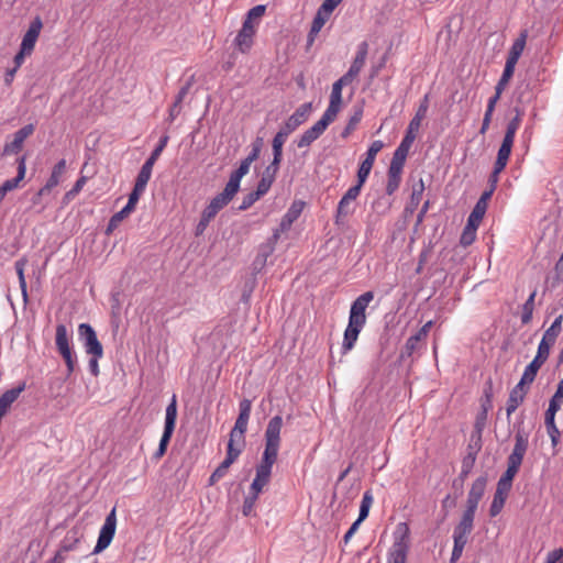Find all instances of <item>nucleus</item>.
<instances>
[{
    "instance_id": "nucleus-1",
    "label": "nucleus",
    "mask_w": 563,
    "mask_h": 563,
    "mask_svg": "<svg viewBox=\"0 0 563 563\" xmlns=\"http://www.w3.org/2000/svg\"><path fill=\"white\" fill-rule=\"evenodd\" d=\"M283 427V418L277 415L271 418L265 430V449L262 461L256 467V475L253 479L250 494L258 497L264 486L269 482L272 468L277 461L280 446V431Z\"/></svg>"
},
{
    "instance_id": "nucleus-2",
    "label": "nucleus",
    "mask_w": 563,
    "mask_h": 563,
    "mask_svg": "<svg viewBox=\"0 0 563 563\" xmlns=\"http://www.w3.org/2000/svg\"><path fill=\"white\" fill-rule=\"evenodd\" d=\"M374 299L373 291H366L358 296L351 305L349 323L344 331L342 350L343 353L351 351L361 333L362 329L366 324V309Z\"/></svg>"
},
{
    "instance_id": "nucleus-3",
    "label": "nucleus",
    "mask_w": 563,
    "mask_h": 563,
    "mask_svg": "<svg viewBox=\"0 0 563 563\" xmlns=\"http://www.w3.org/2000/svg\"><path fill=\"white\" fill-rule=\"evenodd\" d=\"M476 510L467 508L464 510L460 522L455 526L453 531V550L451 553V563H456L467 543L468 534L472 532L474 527V518Z\"/></svg>"
},
{
    "instance_id": "nucleus-4",
    "label": "nucleus",
    "mask_w": 563,
    "mask_h": 563,
    "mask_svg": "<svg viewBox=\"0 0 563 563\" xmlns=\"http://www.w3.org/2000/svg\"><path fill=\"white\" fill-rule=\"evenodd\" d=\"M409 536V526L406 522H399L394 531V543L389 550L387 563H406Z\"/></svg>"
},
{
    "instance_id": "nucleus-5",
    "label": "nucleus",
    "mask_w": 563,
    "mask_h": 563,
    "mask_svg": "<svg viewBox=\"0 0 563 563\" xmlns=\"http://www.w3.org/2000/svg\"><path fill=\"white\" fill-rule=\"evenodd\" d=\"M362 187V185L356 183L343 195L336 207L335 224H342L349 216L354 213L355 201L360 196Z\"/></svg>"
},
{
    "instance_id": "nucleus-6",
    "label": "nucleus",
    "mask_w": 563,
    "mask_h": 563,
    "mask_svg": "<svg viewBox=\"0 0 563 563\" xmlns=\"http://www.w3.org/2000/svg\"><path fill=\"white\" fill-rule=\"evenodd\" d=\"M334 120L335 117L324 111L321 119L302 133V135L297 141V146L299 148L310 146L317 139H319L322 135V133L327 130L329 124L332 123Z\"/></svg>"
},
{
    "instance_id": "nucleus-7",
    "label": "nucleus",
    "mask_w": 563,
    "mask_h": 563,
    "mask_svg": "<svg viewBox=\"0 0 563 563\" xmlns=\"http://www.w3.org/2000/svg\"><path fill=\"white\" fill-rule=\"evenodd\" d=\"M78 338L82 342L88 355L103 356V347L97 338V333L89 323L78 325Z\"/></svg>"
},
{
    "instance_id": "nucleus-8",
    "label": "nucleus",
    "mask_w": 563,
    "mask_h": 563,
    "mask_svg": "<svg viewBox=\"0 0 563 563\" xmlns=\"http://www.w3.org/2000/svg\"><path fill=\"white\" fill-rule=\"evenodd\" d=\"M117 529V518H115V508H113L110 514L106 517V520L100 529L99 537L97 540V544L95 545L93 553H100L106 550L115 533Z\"/></svg>"
},
{
    "instance_id": "nucleus-9",
    "label": "nucleus",
    "mask_w": 563,
    "mask_h": 563,
    "mask_svg": "<svg viewBox=\"0 0 563 563\" xmlns=\"http://www.w3.org/2000/svg\"><path fill=\"white\" fill-rule=\"evenodd\" d=\"M240 412L234 423L233 429L230 432V437L238 439V442L244 443V434L247 430V423L251 415L252 402L249 399L240 401Z\"/></svg>"
},
{
    "instance_id": "nucleus-10",
    "label": "nucleus",
    "mask_w": 563,
    "mask_h": 563,
    "mask_svg": "<svg viewBox=\"0 0 563 563\" xmlns=\"http://www.w3.org/2000/svg\"><path fill=\"white\" fill-rule=\"evenodd\" d=\"M384 147V143L379 140L372 142L369 145L366 157L362 161L358 170H357V184L364 185L375 162L376 155Z\"/></svg>"
},
{
    "instance_id": "nucleus-11",
    "label": "nucleus",
    "mask_w": 563,
    "mask_h": 563,
    "mask_svg": "<svg viewBox=\"0 0 563 563\" xmlns=\"http://www.w3.org/2000/svg\"><path fill=\"white\" fill-rule=\"evenodd\" d=\"M529 446V432L518 427L515 434V445L508 460L522 464L523 457Z\"/></svg>"
},
{
    "instance_id": "nucleus-12",
    "label": "nucleus",
    "mask_w": 563,
    "mask_h": 563,
    "mask_svg": "<svg viewBox=\"0 0 563 563\" xmlns=\"http://www.w3.org/2000/svg\"><path fill=\"white\" fill-rule=\"evenodd\" d=\"M168 140H169L168 135H163L159 139L158 144L155 146V148L151 153L150 157L145 161V163L141 167V169L137 174L139 178L146 180L148 183V180L151 179V176H152L153 166H154L155 162L158 159V157L161 156L164 148L166 147Z\"/></svg>"
},
{
    "instance_id": "nucleus-13",
    "label": "nucleus",
    "mask_w": 563,
    "mask_h": 563,
    "mask_svg": "<svg viewBox=\"0 0 563 563\" xmlns=\"http://www.w3.org/2000/svg\"><path fill=\"white\" fill-rule=\"evenodd\" d=\"M35 130L34 124L30 123L18 130L13 134V140L5 143L3 147V155L18 154L22 147L25 139L33 134Z\"/></svg>"
},
{
    "instance_id": "nucleus-14",
    "label": "nucleus",
    "mask_w": 563,
    "mask_h": 563,
    "mask_svg": "<svg viewBox=\"0 0 563 563\" xmlns=\"http://www.w3.org/2000/svg\"><path fill=\"white\" fill-rule=\"evenodd\" d=\"M255 33V24H250L249 21H243L242 27L234 38V43L241 53H247L251 49Z\"/></svg>"
},
{
    "instance_id": "nucleus-15",
    "label": "nucleus",
    "mask_w": 563,
    "mask_h": 563,
    "mask_svg": "<svg viewBox=\"0 0 563 563\" xmlns=\"http://www.w3.org/2000/svg\"><path fill=\"white\" fill-rule=\"evenodd\" d=\"M311 111V103L301 104L280 128V131L287 135L291 134L299 125H301L308 118Z\"/></svg>"
},
{
    "instance_id": "nucleus-16",
    "label": "nucleus",
    "mask_w": 563,
    "mask_h": 563,
    "mask_svg": "<svg viewBox=\"0 0 563 563\" xmlns=\"http://www.w3.org/2000/svg\"><path fill=\"white\" fill-rule=\"evenodd\" d=\"M303 209V202L301 201H295L287 212L282 218V221L279 223V228L274 232V238L278 239L279 234L282 232H285L290 229L292 223L299 218Z\"/></svg>"
},
{
    "instance_id": "nucleus-17",
    "label": "nucleus",
    "mask_w": 563,
    "mask_h": 563,
    "mask_svg": "<svg viewBox=\"0 0 563 563\" xmlns=\"http://www.w3.org/2000/svg\"><path fill=\"white\" fill-rule=\"evenodd\" d=\"M487 478L479 476L474 481L467 495L466 507L476 510L478 504L484 496Z\"/></svg>"
},
{
    "instance_id": "nucleus-18",
    "label": "nucleus",
    "mask_w": 563,
    "mask_h": 563,
    "mask_svg": "<svg viewBox=\"0 0 563 563\" xmlns=\"http://www.w3.org/2000/svg\"><path fill=\"white\" fill-rule=\"evenodd\" d=\"M42 26H43V24H42V21L40 18H35L31 22L26 33L24 34V36L22 38L21 48H23V52H30V53L33 52Z\"/></svg>"
},
{
    "instance_id": "nucleus-19",
    "label": "nucleus",
    "mask_w": 563,
    "mask_h": 563,
    "mask_svg": "<svg viewBox=\"0 0 563 563\" xmlns=\"http://www.w3.org/2000/svg\"><path fill=\"white\" fill-rule=\"evenodd\" d=\"M528 393V388L520 385V384H517L510 391L509 394V397H508V400H507V406H506V413H507V417L509 418L516 410L517 408L523 402L525 398H526V395Z\"/></svg>"
},
{
    "instance_id": "nucleus-20",
    "label": "nucleus",
    "mask_w": 563,
    "mask_h": 563,
    "mask_svg": "<svg viewBox=\"0 0 563 563\" xmlns=\"http://www.w3.org/2000/svg\"><path fill=\"white\" fill-rule=\"evenodd\" d=\"M65 170H66V161L60 159L53 167L49 178L47 179L45 186H43L38 190L37 195L43 196V195L49 192L54 187H56L59 184L60 177L64 175Z\"/></svg>"
},
{
    "instance_id": "nucleus-21",
    "label": "nucleus",
    "mask_w": 563,
    "mask_h": 563,
    "mask_svg": "<svg viewBox=\"0 0 563 563\" xmlns=\"http://www.w3.org/2000/svg\"><path fill=\"white\" fill-rule=\"evenodd\" d=\"M527 38H528V31L522 30L520 32L519 36L512 43V45L509 49L506 63L511 64L514 66L517 65V63L525 49Z\"/></svg>"
},
{
    "instance_id": "nucleus-22",
    "label": "nucleus",
    "mask_w": 563,
    "mask_h": 563,
    "mask_svg": "<svg viewBox=\"0 0 563 563\" xmlns=\"http://www.w3.org/2000/svg\"><path fill=\"white\" fill-rule=\"evenodd\" d=\"M344 85L343 82L340 81V79H338L333 85H332V90H331V95H330V101H329V106L325 110V112H328L329 114L333 115L336 118L339 111H340V108H341V103H342V89H343Z\"/></svg>"
},
{
    "instance_id": "nucleus-23",
    "label": "nucleus",
    "mask_w": 563,
    "mask_h": 563,
    "mask_svg": "<svg viewBox=\"0 0 563 563\" xmlns=\"http://www.w3.org/2000/svg\"><path fill=\"white\" fill-rule=\"evenodd\" d=\"M25 385L7 390L0 397V419L7 413L11 405L18 399L20 394L24 390Z\"/></svg>"
},
{
    "instance_id": "nucleus-24",
    "label": "nucleus",
    "mask_w": 563,
    "mask_h": 563,
    "mask_svg": "<svg viewBox=\"0 0 563 563\" xmlns=\"http://www.w3.org/2000/svg\"><path fill=\"white\" fill-rule=\"evenodd\" d=\"M514 141H515V139L504 136L503 142H501L500 147L497 153L496 162H495V165H497V170L499 168L506 167L509 156L511 154Z\"/></svg>"
},
{
    "instance_id": "nucleus-25",
    "label": "nucleus",
    "mask_w": 563,
    "mask_h": 563,
    "mask_svg": "<svg viewBox=\"0 0 563 563\" xmlns=\"http://www.w3.org/2000/svg\"><path fill=\"white\" fill-rule=\"evenodd\" d=\"M236 194L238 190L227 184L224 189L211 199L210 203L220 211L231 202Z\"/></svg>"
},
{
    "instance_id": "nucleus-26",
    "label": "nucleus",
    "mask_w": 563,
    "mask_h": 563,
    "mask_svg": "<svg viewBox=\"0 0 563 563\" xmlns=\"http://www.w3.org/2000/svg\"><path fill=\"white\" fill-rule=\"evenodd\" d=\"M18 175L14 178L7 179L2 185L1 188L7 194L13 189H15L20 181L23 180L25 177L26 166H25V156H21L18 161Z\"/></svg>"
},
{
    "instance_id": "nucleus-27",
    "label": "nucleus",
    "mask_w": 563,
    "mask_h": 563,
    "mask_svg": "<svg viewBox=\"0 0 563 563\" xmlns=\"http://www.w3.org/2000/svg\"><path fill=\"white\" fill-rule=\"evenodd\" d=\"M367 53H368V44L366 42H362L357 46L355 57H354L349 70L358 75L360 71L362 70L363 66L365 65Z\"/></svg>"
},
{
    "instance_id": "nucleus-28",
    "label": "nucleus",
    "mask_w": 563,
    "mask_h": 563,
    "mask_svg": "<svg viewBox=\"0 0 563 563\" xmlns=\"http://www.w3.org/2000/svg\"><path fill=\"white\" fill-rule=\"evenodd\" d=\"M146 185H147L146 180H143V179L136 177L133 190L129 196L128 203L124 206L126 211L132 212L135 209V206H136L141 195L144 192V190L146 188Z\"/></svg>"
},
{
    "instance_id": "nucleus-29",
    "label": "nucleus",
    "mask_w": 563,
    "mask_h": 563,
    "mask_svg": "<svg viewBox=\"0 0 563 563\" xmlns=\"http://www.w3.org/2000/svg\"><path fill=\"white\" fill-rule=\"evenodd\" d=\"M55 344L58 352L70 350V335L63 323L56 325Z\"/></svg>"
},
{
    "instance_id": "nucleus-30",
    "label": "nucleus",
    "mask_w": 563,
    "mask_h": 563,
    "mask_svg": "<svg viewBox=\"0 0 563 563\" xmlns=\"http://www.w3.org/2000/svg\"><path fill=\"white\" fill-rule=\"evenodd\" d=\"M409 150V146L400 143L393 154L389 168L402 172Z\"/></svg>"
},
{
    "instance_id": "nucleus-31",
    "label": "nucleus",
    "mask_w": 563,
    "mask_h": 563,
    "mask_svg": "<svg viewBox=\"0 0 563 563\" xmlns=\"http://www.w3.org/2000/svg\"><path fill=\"white\" fill-rule=\"evenodd\" d=\"M177 419V398L173 395L166 407L164 430L174 432Z\"/></svg>"
},
{
    "instance_id": "nucleus-32",
    "label": "nucleus",
    "mask_w": 563,
    "mask_h": 563,
    "mask_svg": "<svg viewBox=\"0 0 563 563\" xmlns=\"http://www.w3.org/2000/svg\"><path fill=\"white\" fill-rule=\"evenodd\" d=\"M543 366L542 363H538V361L532 360L525 368L523 374L518 384L526 387V385H530L534 382L539 369Z\"/></svg>"
},
{
    "instance_id": "nucleus-33",
    "label": "nucleus",
    "mask_w": 563,
    "mask_h": 563,
    "mask_svg": "<svg viewBox=\"0 0 563 563\" xmlns=\"http://www.w3.org/2000/svg\"><path fill=\"white\" fill-rule=\"evenodd\" d=\"M251 167V163L249 161L243 159L240 166L230 175L228 185H231L234 189L239 191L241 179L249 173Z\"/></svg>"
},
{
    "instance_id": "nucleus-34",
    "label": "nucleus",
    "mask_w": 563,
    "mask_h": 563,
    "mask_svg": "<svg viewBox=\"0 0 563 563\" xmlns=\"http://www.w3.org/2000/svg\"><path fill=\"white\" fill-rule=\"evenodd\" d=\"M27 261L25 258H20L14 263V268L19 278V286L21 289V294L23 297L24 302H27V286L26 280L24 276V269Z\"/></svg>"
},
{
    "instance_id": "nucleus-35",
    "label": "nucleus",
    "mask_w": 563,
    "mask_h": 563,
    "mask_svg": "<svg viewBox=\"0 0 563 563\" xmlns=\"http://www.w3.org/2000/svg\"><path fill=\"white\" fill-rule=\"evenodd\" d=\"M329 13L321 9H318L316 16L313 18L311 29L309 32V41L312 42L314 36L321 31L325 22L329 20Z\"/></svg>"
},
{
    "instance_id": "nucleus-36",
    "label": "nucleus",
    "mask_w": 563,
    "mask_h": 563,
    "mask_svg": "<svg viewBox=\"0 0 563 563\" xmlns=\"http://www.w3.org/2000/svg\"><path fill=\"white\" fill-rule=\"evenodd\" d=\"M563 316L559 314L552 324L544 331L542 339L555 344V341L562 330Z\"/></svg>"
},
{
    "instance_id": "nucleus-37",
    "label": "nucleus",
    "mask_w": 563,
    "mask_h": 563,
    "mask_svg": "<svg viewBox=\"0 0 563 563\" xmlns=\"http://www.w3.org/2000/svg\"><path fill=\"white\" fill-rule=\"evenodd\" d=\"M433 322L432 321H428L427 323H424L420 329L419 331L411 335L407 342H406V349L408 351H413L416 349V344L420 341V340H423L427 338L431 327H432Z\"/></svg>"
},
{
    "instance_id": "nucleus-38",
    "label": "nucleus",
    "mask_w": 563,
    "mask_h": 563,
    "mask_svg": "<svg viewBox=\"0 0 563 563\" xmlns=\"http://www.w3.org/2000/svg\"><path fill=\"white\" fill-rule=\"evenodd\" d=\"M537 296V290H533L526 302L522 305V313H521V323L528 324L531 322L534 310V298Z\"/></svg>"
},
{
    "instance_id": "nucleus-39",
    "label": "nucleus",
    "mask_w": 563,
    "mask_h": 563,
    "mask_svg": "<svg viewBox=\"0 0 563 563\" xmlns=\"http://www.w3.org/2000/svg\"><path fill=\"white\" fill-rule=\"evenodd\" d=\"M487 207L482 202L477 201L468 216L467 222H470V227H479L486 211Z\"/></svg>"
},
{
    "instance_id": "nucleus-40",
    "label": "nucleus",
    "mask_w": 563,
    "mask_h": 563,
    "mask_svg": "<svg viewBox=\"0 0 563 563\" xmlns=\"http://www.w3.org/2000/svg\"><path fill=\"white\" fill-rule=\"evenodd\" d=\"M401 170L390 169L387 172V185L386 192L387 195H393L399 187L401 181Z\"/></svg>"
},
{
    "instance_id": "nucleus-41",
    "label": "nucleus",
    "mask_w": 563,
    "mask_h": 563,
    "mask_svg": "<svg viewBox=\"0 0 563 563\" xmlns=\"http://www.w3.org/2000/svg\"><path fill=\"white\" fill-rule=\"evenodd\" d=\"M288 135L283 131H278L273 139L272 147H273V158L283 159V146L287 140Z\"/></svg>"
},
{
    "instance_id": "nucleus-42",
    "label": "nucleus",
    "mask_w": 563,
    "mask_h": 563,
    "mask_svg": "<svg viewBox=\"0 0 563 563\" xmlns=\"http://www.w3.org/2000/svg\"><path fill=\"white\" fill-rule=\"evenodd\" d=\"M420 126H421V123L411 119V121L408 124L406 134L400 143L411 147L412 143L415 142V140L417 137V133L419 132Z\"/></svg>"
},
{
    "instance_id": "nucleus-43",
    "label": "nucleus",
    "mask_w": 563,
    "mask_h": 563,
    "mask_svg": "<svg viewBox=\"0 0 563 563\" xmlns=\"http://www.w3.org/2000/svg\"><path fill=\"white\" fill-rule=\"evenodd\" d=\"M362 117H363V108L355 107L353 114L350 117L349 122L342 132L343 137H346L352 131L355 130L357 124L361 122Z\"/></svg>"
},
{
    "instance_id": "nucleus-44",
    "label": "nucleus",
    "mask_w": 563,
    "mask_h": 563,
    "mask_svg": "<svg viewBox=\"0 0 563 563\" xmlns=\"http://www.w3.org/2000/svg\"><path fill=\"white\" fill-rule=\"evenodd\" d=\"M66 364V378H68L76 369L77 366V356L73 349L58 352Z\"/></svg>"
},
{
    "instance_id": "nucleus-45",
    "label": "nucleus",
    "mask_w": 563,
    "mask_h": 563,
    "mask_svg": "<svg viewBox=\"0 0 563 563\" xmlns=\"http://www.w3.org/2000/svg\"><path fill=\"white\" fill-rule=\"evenodd\" d=\"M515 67L516 66H514L511 64H508V63L505 64L503 75L499 78L497 85L495 86V90H498L499 93H503V91L505 90L509 80L511 79L514 71H515Z\"/></svg>"
},
{
    "instance_id": "nucleus-46",
    "label": "nucleus",
    "mask_w": 563,
    "mask_h": 563,
    "mask_svg": "<svg viewBox=\"0 0 563 563\" xmlns=\"http://www.w3.org/2000/svg\"><path fill=\"white\" fill-rule=\"evenodd\" d=\"M130 213L131 212L126 211L124 207L120 211L115 212L108 222L106 233L111 234Z\"/></svg>"
},
{
    "instance_id": "nucleus-47",
    "label": "nucleus",
    "mask_w": 563,
    "mask_h": 563,
    "mask_svg": "<svg viewBox=\"0 0 563 563\" xmlns=\"http://www.w3.org/2000/svg\"><path fill=\"white\" fill-rule=\"evenodd\" d=\"M553 345V343L544 339H541L538 345L537 354L533 360L538 361V363L544 364L550 356V351Z\"/></svg>"
},
{
    "instance_id": "nucleus-48",
    "label": "nucleus",
    "mask_w": 563,
    "mask_h": 563,
    "mask_svg": "<svg viewBox=\"0 0 563 563\" xmlns=\"http://www.w3.org/2000/svg\"><path fill=\"white\" fill-rule=\"evenodd\" d=\"M265 11L266 5L257 4L247 11L244 21H249L250 24H255V26L257 27L261 18L265 14Z\"/></svg>"
},
{
    "instance_id": "nucleus-49",
    "label": "nucleus",
    "mask_w": 563,
    "mask_h": 563,
    "mask_svg": "<svg viewBox=\"0 0 563 563\" xmlns=\"http://www.w3.org/2000/svg\"><path fill=\"white\" fill-rule=\"evenodd\" d=\"M515 111H516V115L508 122L506 132L504 135V136H508L511 139H515L516 133L521 124V118H522V112L518 108H516Z\"/></svg>"
},
{
    "instance_id": "nucleus-50",
    "label": "nucleus",
    "mask_w": 563,
    "mask_h": 563,
    "mask_svg": "<svg viewBox=\"0 0 563 563\" xmlns=\"http://www.w3.org/2000/svg\"><path fill=\"white\" fill-rule=\"evenodd\" d=\"M372 503H373V497H372L371 493L365 492L363 495L362 501H361V506H360V514H358V518H357L358 522H362L363 520H365L367 518Z\"/></svg>"
},
{
    "instance_id": "nucleus-51",
    "label": "nucleus",
    "mask_w": 563,
    "mask_h": 563,
    "mask_svg": "<svg viewBox=\"0 0 563 563\" xmlns=\"http://www.w3.org/2000/svg\"><path fill=\"white\" fill-rule=\"evenodd\" d=\"M477 228L478 227H470V222L466 223L460 239V243L463 246H468L475 241Z\"/></svg>"
},
{
    "instance_id": "nucleus-52",
    "label": "nucleus",
    "mask_w": 563,
    "mask_h": 563,
    "mask_svg": "<svg viewBox=\"0 0 563 563\" xmlns=\"http://www.w3.org/2000/svg\"><path fill=\"white\" fill-rule=\"evenodd\" d=\"M174 432H170V431H166L164 430L163 431V435L161 438V441H159V444H158V449L156 450V452L154 453L153 457L155 460H159L161 457L164 456V454L166 453V450H167V445L172 439V435H173Z\"/></svg>"
},
{
    "instance_id": "nucleus-53",
    "label": "nucleus",
    "mask_w": 563,
    "mask_h": 563,
    "mask_svg": "<svg viewBox=\"0 0 563 563\" xmlns=\"http://www.w3.org/2000/svg\"><path fill=\"white\" fill-rule=\"evenodd\" d=\"M66 379L67 378H60V377H54V378L49 379L48 391H49L51 396H53L54 398H57L62 395Z\"/></svg>"
},
{
    "instance_id": "nucleus-54",
    "label": "nucleus",
    "mask_w": 563,
    "mask_h": 563,
    "mask_svg": "<svg viewBox=\"0 0 563 563\" xmlns=\"http://www.w3.org/2000/svg\"><path fill=\"white\" fill-rule=\"evenodd\" d=\"M506 499H507V497L495 493L490 508H489V515L492 517H496L497 515L500 514V511L503 510L504 505L506 503Z\"/></svg>"
},
{
    "instance_id": "nucleus-55",
    "label": "nucleus",
    "mask_w": 563,
    "mask_h": 563,
    "mask_svg": "<svg viewBox=\"0 0 563 563\" xmlns=\"http://www.w3.org/2000/svg\"><path fill=\"white\" fill-rule=\"evenodd\" d=\"M475 453H467V455L462 461V468L460 473V477L462 479L466 478L468 474L471 473L474 463H475Z\"/></svg>"
},
{
    "instance_id": "nucleus-56",
    "label": "nucleus",
    "mask_w": 563,
    "mask_h": 563,
    "mask_svg": "<svg viewBox=\"0 0 563 563\" xmlns=\"http://www.w3.org/2000/svg\"><path fill=\"white\" fill-rule=\"evenodd\" d=\"M243 445H244V443L238 442V439H233L230 437L228 448H227V455L234 460H238V457L240 456V454L242 452Z\"/></svg>"
},
{
    "instance_id": "nucleus-57",
    "label": "nucleus",
    "mask_w": 563,
    "mask_h": 563,
    "mask_svg": "<svg viewBox=\"0 0 563 563\" xmlns=\"http://www.w3.org/2000/svg\"><path fill=\"white\" fill-rule=\"evenodd\" d=\"M520 466H521V464L507 459V468L500 478L512 483L515 476L517 475V473L520 470Z\"/></svg>"
},
{
    "instance_id": "nucleus-58",
    "label": "nucleus",
    "mask_w": 563,
    "mask_h": 563,
    "mask_svg": "<svg viewBox=\"0 0 563 563\" xmlns=\"http://www.w3.org/2000/svg\"><path fill=\"white\" fill-rule=\"evenodd\" d=\"M423 190H424L423 180L420 179L419 184L413 187V190H412V194L410 197V205L412 208L418 207V205L420 203V201L422 199Z\"/></svg>"
},
{
    "instance_id": "nucleus-59",
    "label": "nucleus",
    "mask_w": 563,
    "mask_h": 563,
    "mask_svg": "<svg viewBox=\"0 0 563 563\" xmlns=\"http://www.w3.org/2000/svg\"><path fill=\"white\" fill-rule=\"evenodd\" d=\"M428 109H429V95H426L423 97V99L421 100V102L416 111V114L412 119L416 120L417 122L421 123L422 120L427 115Z\"/></svg>"
},
{
    "instance_id": "nucleus-60",
    "label": "nucleus",
    "mask_w": 563,
    "mask_h": 563,
    "mask_svg": "<svg viewBox=\"0 0 563 563\" xmlns=\"http://www.w3.org/2000/svg\"><path fill=\"white\" fill-rule=\"evenodd\" d=\"M261 198V196L258 195V192H255V191H252V192H249L246 196L243 197L242 199V202L241 205L239 206V210L240 211H244V210H247L249 208H251L258 199Z\"/></svg>"
},
{
    "instance_id": "nucleus-61",
    "label": "nucleus",
    "mask_w": 563,
    "mask_h": 563,
    "mask_svg": "<svg viewBox=\"0 0 563 563\" xmlns=\"http://www.w3.org/2000/svg\"><path fill=\"white\" fill-rule=\"evenodd\" d=\"M280 159L273 158L272 163L265 168L262 176L275 180L277 172L279 169Z\"/></svg>"
},
{
    "instance_id": "nucleus-62",
    "label": "nucleus",
    "mask_w": 563,
    "mask_h": 563,
    "mask_svg": "<svg viewBox=\"0 0 563 563\" xmlns=\"http://www.w3.org/2000/svg\"><path fill=\"white\" fill-rule=\"evenodd\" d=\"M273 183H274V180L262 176V178L260 179V181L257 184L255 192H258V195L261 197L264 196L265 194L268 192V190L272 187Z\"/></svg>"
},
{
    "instance_id": "nucleus-63",
    "label": "nucleus",
    "mask_w": 563,
    "mask_h": 563,
    "mask_svg": "<svg viewBox=\"0 0 563 563\" xmlns=\"http://www.w3.org/2000/svg\"><path fill=\"white\" fill-rule=\"evenodd\" d=\"M544 563H563V549L559 548L549 552Z\"/></svg>"
},
{
    "instance_id": "nucleus-64",
    "label": "nucleus",
    "mask_w": 563,
    "mask_h": 563,
    "mask_svg": "<svg viewBox=\"0 0 563 563\" xmlns=\"http://www.w3.org/2000/svg\"><path fill=\"white\" fill-rule=\"evenodd\" d=\"M511 487H512L511 482L499 478L495 493L503 495L505 497H508V494H509Z\"/></svg>"
}]
</instances>
